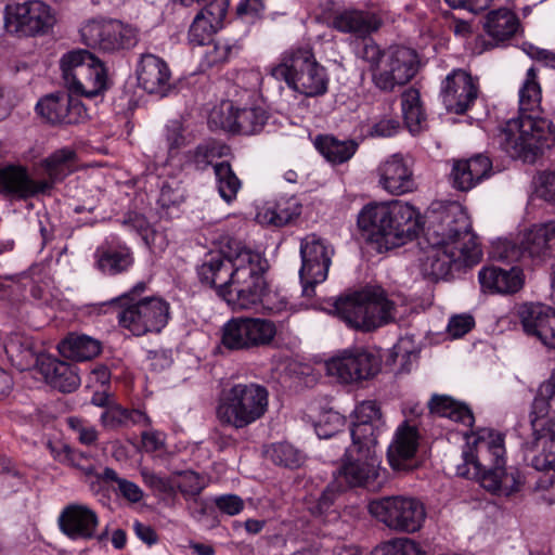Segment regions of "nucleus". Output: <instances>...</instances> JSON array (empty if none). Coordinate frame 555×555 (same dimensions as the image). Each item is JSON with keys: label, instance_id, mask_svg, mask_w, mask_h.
<instances>
[{"label": "nucleus", "instance_id": "55", "mask_svg": "<svg viewBox=\"0 0 555 555\" xmlns=\"http://www.w3.org/2000/svg\"><path fill=\"white\" fill-rule=\"evenodd\" d=\"M221 156L217 145L205 142L186 153L185 162L195 170H205L209 165L214 166V159Z\"/></svg>", "mask_w": 555, "mask_h": 555}, {"label": "nucleus", "instance_id": "2", "mask_svg": "<svg viewBox=\"0 0 555 555\" xmlns=\"http://www.w3.org/2000/svg\"><path fill=\"white\" fill-rule=\"evenodd\" d=\"M333 311L349 327L371 332L395 320L396 304L383 287L366 285L336 298Z\"/></svg>", "mask_w": 555, "mask_h": 555}, {"label": "nucleus", "instance_id": "64", "mask_svg": "<svg viewBox=\"0 0 555 555\" xmlns=\"http://www.w3.org/2000/svg\"><path fill=\"white\" fill-rule=\"evenodd\" d=\"M353 414L356 422L384 426L380 408L374 400H366L359 403Z\"/></svg>", "mask_w": 555, "mask_h": 555}, {"label": "nucleus", "instance_id": "26", "mask_svg": "<svg viewBox=\"0 0 555 555\" xmlns=\"http://www.w3.org/2000/svg\"><path fill=\"white\" fill-rule=\"evenodd\" d=\"M491 170L492 162L483 154H478L468 159H456L453 160L449 181L456 191L468 192L487 179Z\"/></svg>", "mask_w": 555, "mask_h": 555}, {"label": "nucleus", "instance_id": "23", "mask_svg": "<svg viewBox=\"0 0 555 555\" xmlns=\"http://www.w3.org/2000/svg\"><path fill=\"white\" fill-rule=\"evenodd\" d=\"M139 86L150 94L166 96L171 90V72L168 64L152 53L141 55L137 66Z\"/></svg>", "mask_w": 555, "mask_h": 555}, {"label": "nucleus", "instance_id": "53", "mask_svg": "<svg viewBox=\"0 0 555 555\" xmlns=\"http://www.w3.org/2000/svg\"><path fill=\"white\" fill-rule=\"evenodd\" d=\"M250 348L269 345L275 334L276 327L272 321L264 319L245 318Z\"/></svg>", "mask_w": 555, "mask_h": 555}, {"label": "nucleus", "instance_id": "50", "mask_svg": "<svg viewBox=\"0 0 555 555\" xmlns=\"http://www.w3.org/2000/svg\"><path fill=\"white\" fill-rule=\"evenodd\" d=\"M382 427L353 421L350 427L352 444L348 449H354L360 454H373Z\"/></svg>", "mask_w": 555, "mask_h": 555}, {"label": "nucleus", "instance_id": "25", "mask_svg": "<svg viewBox=\"0 0 555 555\" xmlns=\"http://www.w3.org/2000/svg\"><path fill=\"white\" fill-rule=\"evenodd\" d=\"M61 531L72 540H90L99 526L96 513L82 504H69L59 516Z\"/></svg>", "mask_w": 555, "mask_h": 555}, {"label": "nucleus", "instance_id": "20", "mask_svg": "<svg viewBox=\"0 0 555 555\" xmlns=\"http://www.w3.org/2000/svg\"><path fill=\"white\" fill-rule=\"evenodd\" d=\"M442 102L448 112L465 114L478 96V86L464 69L452 70L441 88Z\"/></svg>", "mask_w": 555, "mask_h": 555}, {"label": "nucleus", "instance_id": "47", "mask_svg": "<svg viewBox=\"0 0 555 555\" xmlns=\"http://www.w3.org/2000/svg\"><path fill=\"white\" fill-rule=\"evenodd\" d=\"M541 104V87L538 81L537 70L530 67L526 79L519 90L518 115H539Z\"/></svg>", "mask_w": 555, "mask_h": 555}, {"label": "nucleus", "instance_id": "30", "mask_svg": "<svg viewBox=\"0 0 555 555\" xmlns=\"http://www.w3.org/2000/svg\"><path fill=\"white\" fill-rule=\"evenodd\" d=\"M224 257L231 264V279L264 273L267 260L258 251L246 247L241 241L230 238L223 246Z\"/></svg>", "mask_w": 555, "mask_h": 555}, {"label": "nucleus", "instance_id": "1", "mask_svg": "<svg viewBox=\"0 0 555 555\" xmlns=\"http://www.w3.org/2000/svg\"><path fill=\"white\" fill-rule=\"evenodd\" d=\"M504 436L490 428H481L463 451L464 463L457 465L456 475L467 479H478L489 492L509 496L522 486L518 469L505 468Z\"/></svg>", "mask_w": 555, "mask_h": 555}, {"label": "nucleus", "instance_id": "43", "mask_svg": "<svg viewBox=\"0 0 555 555\" xmlns=\"http://www.w3.org/2000/svg\"><path fill=\"white\" fill-rule=\"evenodd\" d=\"M530 423L534 421L546 422L555 425V382H543L532 401L529 413Z\"/></svg>", "mask_w": 555, "mask_h": 555}, {"label": "nucleus", "instance_id": "33", "mask_svg": "<svg viewBox=\"0 0 555 555\" xmlns=\"http://www.w3.org/2000/svg\"><path fill=\"white\" fill-rule=\"evenodd\" d=\"M231 264L224 257L223 248L218 254H209L196 269L199 282L208 287H214L220 297L227 296L230 285Z\"/></svg>", "mask_w": 555, "mask_h": 555}, {"label": "nucleus", "instance_id": "12", "mask_svg": "<svg viewBox=\"0 0 555 555\" xmlns=\"http://www.w3.org/2000/svg\"><path fill=\"white\" fill-rule=\"evenodd\" d=\"M418 57L414 49L390 46L380 68L373 75L374 86L384 92H391L397 86L408 83L417 73Z\"/></svg>", "mask_w": 555, "mask_h": 555}, {"label": "nucleus", "instance_id": "8", "mask_svg": "<svg viewBox=\"0 0 555 555\" xmlns=\"http://www.w3.org/2000/svg\"><path fill=\"white\" fill-rule=\"evenodd\" d=\"M370 514L386 527L398 532H417L425 522V505L412 496H384L369 503Z\"/></svg>", "mask_w": 555, "mask_h": 555}, {"label": "nucleus", "instance_id": "38", "mask_svg": "<svg viewBox=\"0 0 555 555\" xmlns=\"http://www.w3.org/2000/svg\"><path fill=\"white\" fill-rule=\"evenodd\" d=\"M388 205V215H390L389 222L391 234H393V242L396 247L405 243L406 240H412L417 233V215L413 206L392 202Z\"/></svg>", "mask_w": 555, "mask_h": 555}, {"label": "nucleus", "instance_id": "41", "mask_svg": "<svg viewBox=\"0 0 555 555\" xmlns=\"http://www.w3.org/2000/svg\"><path fill=\"white\" fill-rule=\"evenodd\" d=\"M431 413L441 417H448L456 423H461L467 427H472L475 417L472 410L465 403L459 402L453 398L444 395H435L428 402Z\"/></svg>", "mask_w": 555, "mask_h": 555}, {"label": "nucleus", "instance_id": "39", "mask_svg": "<svg viewBox=\"0 0 555 555\" xmlns=\"http://www.w3.org/2000/svg\"><path fill=\"white\" fill-rule=\"evenodd\" d=\"M4 350L11 362L21 371L31 367L39 370L42 358H47V354L35 350L30 337L21 334L11 335L4 344Z\"/></svg>", "mask_w": 555, "mask_h": 555}, {"label": "nucleus", "instance_id": "48", "mask_svg": "<svg viewBox=\"0 0 555 555\" xmlns=\"http://www.w3.org/2000/svg\"><path fill=\"white\" fill-rule=\"evenodd\" d=\"M217 190L227 203H231L242 186L241 180L232 169L229 162H219L214 164Z\"/></svg>", "mask_w": 555, "mask_h": 555}, {"label": "nucleus", "instance_id": "6", "mask_svg": "<svg viewBox=\"0 0 555 555\" xmlns=\"http://www.w3.org/2000/svg\"><path fill=\"white\" fill-rule=\"evenodd\" d=\"M268 405L269 392L264 386L238 383L222 391L216 406V417L220 425L238 430L262 418Z\"/></svg>", "mask_w": 555, "mask_h": 555}, {"label": "nucleus", "instance_id": "56", "mask_svg": "<svg viewBox=\"0 0 555 555\" xmlns=\"http://www.w3.org/2000/svg\"><path fill=\"white\" fill-rule=\"evenodd\" d=\"M173 475L181 478L177 488L185 499H196L206 487L203 477L196 472L177 470Z\"/></svg>", "mask_w": 555, "mask_h": 555}, {"label": "nucleus", "instance_id": "3", "mask_svg": "<svg viewBox=\"0 0 555 555\" xmlns=\"http://www.w3.org/2000/svg\"><path fill=\"white\" fill-rule=\"evenodd\" d=\"M500 146L513 158L532 163L555 144V127L540 115H518L498 135Z\"/></svg>", "mask_w": 555, "mask_h": 555}, {"label": "nucleus", "instance_id": "15", "mask_svg": "<svg viewBox=\"0 0 555 555\" xmlns=\"http://www.w3.org/2000/svg\"><path fill=\"white\" fill-rule=\"evenodd\" d=\"M54 23L51 9L40 0H30L7 7L5 28L10 33L35 36L44 33Z\"/></svg>", "mask_w": 555, "mask_h": 555}, {"label": "nucleus", "instance_id": "9", "mask_svg": "<svg viewBox=\"0 0 555 555\" xmlns=\"http://www.w3.org/2000/svg\"><path fill=\"white\" fill-rule=\"evenodd\" d=\"M80 35L87 47L105 53L128 51L139 42V29L119 20L89 21Z\"/></svg>", "mask_w": 555, "mask_h": 555}, {"label": "nucleus", "instance_id": "4", "mask_svg": "<svg viewBox=\"0 0 555 555\" xmlns=\"http://www.w3.org/2000/svg\"><path fill=\"white\" fill-rule=\"evenodd\" d=\"M428 244L434 246L463 249L470 261H480L482 250L477 236L472 232V223L463 207L456 203L435 209L428 216L425 232Z\"/></svg>", "mask_w": 555, "mask_h": 555}, {"label": "nucleus", "instance_id": "61", "mask_svg": "<svg viewBox=\"0 0 555 555\" xmlns=\"http://www.w3.org/2000/svg\"><path fill=\"white\" fill-rule=\"evenodd\" d=\"M345 425V417L338 412L327 411L323 413L315 424V433L320 438H331Z\"/></svg>", "mask_w": 555, "mask_h": 555}, {"label": "nucleus", "instance_id": "22", "mask_svg": "<svg viewBox=\"0 0 555 555\" xmlns=\"http://www.w3.org/2000/svg\"><path fill=\"white\" fill-rule=\"evenodd\" d=\"M420 435L415 425L404 421L397 428L387 450V460L396 472H410L416 467L415 454Z\"/></svg>", "mask_w": 555, "mask_h": 555}, {"label": "nucleus", "instance_id": "14", "mask_svg": "<svg viewBox=\"0 0 555 555\" xmlns=\"http://www.w3.org/2000/svg\"><path fill=\"white\" fill-rule=\"evenodd\" d=\"M267 120L268 113L260 106L238 108L225 102L211 111L208 121L232 133L253 135L263 129Z\"/></svg>", "mask_w": 555, "mask_h": 555}, {"label": "nucleus", "instance_id": "52", "mask_svg": "<svg viewBox=\"0 0 555 555\" xmlns=\"http://www.w3.org/2000/svg\"><path fill=\"white\" fill-rule=\"evenodd\" d=\"M186 197L188 191L183 181L170 177L162 182L157 203L163 209L179 208Z\"/></svg>", "mask_w": 555, "mask_h": 555}, {"label": "nucleus", "instance_id": "18", "mask_svg": "<svg viewBox=\"0 0 555 555\" xmlns=\"http://www.w3.org/2000/svg\"><path fill=\"white\" fill-rule=\"evenodd\" d=\"M36 109L51 125H77L89 117L85 104L69 91L46 95L37 103Z\"/></svg>", "mask_w": 555, "mask_h": 555}, {"label": "nucleus", "instance_id": "40", "mask_svg": "<svg viewBox=\"0 0 555 555\" xmlns=\"http://www.w3.org/2000/svg\"><path fill=\"white\" fill-rule=\"evenodd\" d=\"M520 29V22L515 12L506 8L490 11L487 14L485 30L496 41L511 39Z\"/></svg>", "mask_w": 555, "mask_h": 555}, {"label": "nucleus", "instance_id": "60", "mask_svg": "<svg viewBox=\"0 0 555 555\" xmlns=\"http://www.w3.org/2000/svg\"><path fill=\"white\" fill-rule=\"evenodd\" d=\"M380 555H427L416 542L411 539H396L383 544Z\"/></svg>", "mask_w": 555, "mask_h": 555}, {"label": "nucleus", "instance_id": "11", "mask_svg": "<svg viewBox=\"0 0 555 555\" xmlns=\"http://www.w3.org/2000/svg\"><path fill=\"white\" fill-rule=\"evenodd\" d=\"M333 255V247L315 234L301 240L299 278L304 296L312 297L315 285L326 280Z\"/></svg>", "mask_w": 555, "mask_h": 555}, {"label": "nucleus", "instance_id": "31", "mask_svg": "<svg viewBox=\"0 0 555 555\" xmlns=\"http://www.w3.org/2000/svg\"><path fill=\"white\" fill-rule=\"evenodd\" d=\"M525 258L542 262L555 258V220L533 225L521 238Z\"/></svg>", "mask_w": 555, "mask_h": 555}, {"label": "nucleus", "instance_id": "46", "mask_svg": "<svg viewBox=\"0 0 555 555\" xmlns=\"http://www.w3.org/2000/svg\"><path fill=\"white\" fill-rule=\"evenodd\" d=\"M77 158L76 152L70 147L54 151L40 163L47 177L54 181H63L72 171Z\"/></svg>", "mask_w": 555, "mask_h": 555}, {"label": "nucleus", "instance_id": "17", "mask_svg": "<svg viewBox=\"0 0 555 555\" xmlns=\"http://www.w3.org/2000/svg\"><path fill=\"white\" fill-rule=\"evenodd\" d=\"M389 218L388 205L385 203H370L358 215L357 224L362 237L374 244L378 253L396 247Z\"/></svg>", "mask_w": 555, "mask_h": 555}, {"label": "nucleus", "instance_id": "51", "mask_svg": "<svg viewBox=\"0 0 555 555\" xmlns=\"http://www.w3.org/2000/svg\"><path fill=\"white\" fill-rule=\"evenodd\" d=\"M401 106L404 121L412 133H416L422 129V125L426 120L425 113L421 104L420 92L410 88L402 93Z\"/></svg>", "mask_w": 555, "mask_h": 555}, {"label": "nucleus", "instance_id": "54", "mask_svg": "<svg viewBox=\"0 0 555 555\" xmlns=\"http://www.w3.org/2000/svg\"><path fill=\"white\" fill-rule=\"evenodd\" d=\"M267 457L275 465L287 468H297L304 462L302 454L287 442L271 444L266 451Z\"/></svg>", "mask_w": 555, "mask_h": 555}, {"label": "nucleus", "instance_id": "63", "mask_svg": "<svg viewBox=\"0 0 555 555\" xmlns=\"http://www.w3.org/2000/svg\"><path fill=\"white\" fill-rule=\"evenodd\" d=\"M494 257L506 262H517L525 259L522 242L516 243L511 240L499 241L493 250Z\"/></svg>", "mask_w": 555, "mask_h": 555}, {"label": "nucleus", "instance_id": "16", "mask_svg": "<svg viewBox=\"0 0 555 555\" xmlns=\"http://www.w3.org/2000/svg\"><path fill=\"white\" fill-rule=\"evenodd\" d=\"M379 475L380 469L373 454H360L354 449H346L343 463L334 478H339V483L346 490L357 487L375 490L382 486Z\"/></svg>", "mask_w": 555, "mask_h": 555}, {"label": "nucleus", "instance_id": "5", "mask_svg": "<svg viewBox=\"0 0 555 555\" xmlns=\"http://www.w3.org/2000/svg\"><path fill=\"white\" fill-rule=\"evenodd\" d=\"M271 75L308 98L322 96L328 90L327 70L317 61L310 47L285 51L280 63L271 68Z\"/></svg>", "mask_w": 555, "mask_h": 555}, {"label": "nucleus", "instance_id": "62", "mask_svg": "<svg viewBox=\"0 0 555 555\" xmlns=\"http://www.w3.org/2000/svg\"><path fill=\"white\" fill-rule=\"evenodd\" d=\"M344 491L346 489L343 483H339V478L334 479L319 496L314 507L315 512L320 515L328 513Z\"/></svg>", "mask_w": 555, "mask_h": 555}, {"label": "nucleus", "instance_id": "21", "mask_svg": "<svg viewBox=\"0 0 555 555\" xmlns=\"http://www.w3.org/2000/svg\"><path fill=\"white\" fill-rule=\"evenodd\" d=\"M425 258L422 260V271L424 275L433 280L448 278L453 271H460L463 268L477 264L479 261H470L469 256L463 249L454 247L434 246L428 244Z\"/></svg>", "mask_w": 555, "mask_h": 555}, {"label": "nucleus", "instance_id": "19", "mask_svg": "<svg viewBox=\"0 0 555 555\" xmlns=\"http://www.w3.org/2000/svg\"><path fill=\"white\" fill-rule=\"evenodd\" d=\"M524 332L548 349H555V309L543 304L525 302L517 307Z\"/></svg>", "mask_w": 555, "mask_h": 555}, {"label": "nucleus", "instance_id": "34", "mask_svg": "<svg viewBox=\"0 0 555 555\" xmlns=\"http://www.w3.org/2000/svg\"><path fill=\"white\" fill-rule=\"evenodd\" d=\"M231 264L224 257L223 248L218 254H209L196 269L199 282L208 287H214L220 297L227 296L230 285Z\"/></svg>", "mask_w": 555, "mask_h": 555}, {"label": "nucleus", "instance_id": "44", "mask_svg": "<svg viewBox=\"0 0 555 555\" xmlns=\"http://www.w3.org/2000/svg\"><path fill=\"white\" fill-rule=\"evenodd\" d=\"M314 145L332 164H343L349 160L359 146L354 140L340 141L333 135H318Z\"/></svg>", "mask_w": 555, "mask_h": 555}, {"label": "nucleus", "instance_id": "36", "mask_svg": "<svg viewBox=\"0 0 555 555\" xmlns=\"http://www.w3.org/2000/svg\"><path fill=\"white\" fill-rule=\"evenodd\" d=\"M301 214V204L295 196H281L268 202L257 214L260 223L282 228L298 218Z\"/></svg>", "mask_w": 555, "mask_h": 555}, {"label": "nucleus", "instance_id": "10", "mask_svg": "<svg viewBox=\"0 0 555 555\" xmlns=\"http://www.w3.org/2000/svg\"><path fill=\"white\" fill-rule=\"evenodd\" d=\"M118 308L119 325L134 336L159 333L169 320V304L160 297H145Z\"/></svg>", "mask_w": 555, "mask_h": 555}, {"label": "nucleus", "instance_id": "13", "mask_svg": "<svg viewBox=\"0 0 555 555\" xmlns=\"http://www.w3.org/2000/svg\"><path fill=\"white\" fill-rule=\"evenodd\" d=\"M382 365L380 357L364 348L341 352L326 362L328 375L345 384L357 383L375 376Z\"/></svg>", "mask_w": 555, "mask_h": 555}, {"label": "nucleus", "instance_id": "28", "mask_svg": "<svg viewBox=\"0 0 555 555\" xmlns=\"http://www.w3.org/2000/svg\"><path fill=\"white\" fill-rule=\"evenodd\" d=\"M530 425L532 440L524 446L527 452H537L530 459L531 466L540 472L555 470V431L546 422L534 421Z\"/></svg>", "mask_w": 555, "mask_h": 555}, {"label": "nucleus", "instance_id": "37", "mask_svg": "<svg viewBox=\"0 0 555 555\" xmlns=\"http://www.w3.org/2000/svg\"><path fill=\"white\" fill-rule=\"evenodd\" d=\"M94 259L95 268L112 276L127 272L134 263L133 253L125 245L113 247L103 244L95 249Z\"/></svg>", "mask_w": 555, "mask_h": 555}, {"label": "nucleus", "instance_id": "7", "mask_svg": "<svg viewBox=\"0 0 555 555\" xmlns=\"http://www.w3.org/2000/svg\"><path fill=\"white\" fill-rule=\"evenodd\" d=\"M66 88L75 96L94 98L107 88L104 64L85 49L72 50L60 60Z\"/></svg>", "mask_w": 555, "mask_h": 555}, {"label": "nucleus", "instance_id": "42", "mask_svg": "<svg viewBox=\"0 0 555 555\" xmlns=\"http://www.w3.org/2000/svg\"><path fill=\"white\" fill-rule=\"evenodd\" d=\"M59 350L65 358L87 361L101 352V343L87 335L69 334L59 344Z\"/></svg>", "mask_w": 555, "mask_h": 555}, {"label": "nucleus", "instance_id": "35", "mask_svg": "<svg viewBox=\"0 0 555 555\" xmlns=\"http://www.w3.org/2000/svg\"><path fill=\"white\" fill-rule=\"evenodd\" d=\"M39 372L53 388L61 392L75 391L81 382L75 364L50 356L42 358Z\"/></svg>", "mask_w": 555, "mask_h": 555}, {"label": "nucleus", "instance_id": "57", "mask_svg": "<svg viewBox=\"0 0 555 555\" xmlns=\"http://www.w3.org/2000/svg\"><path fill=\"white\" fill-rule=\"evenodd\" d=\"M362 42L357 52L358 56L369 63L372 76L382 67L385 59L386 50L380 47L370 37L362 38Z\"/></svg>", "mask_w": 555, "mask_h": 555}, {"label": "nucleus", "instance_id": "24", "mask_svg": "<svg viewBox=\"0 0 555 555\" xmlns=\"http://www.w3.org/2000/svg\"><path fill=\"white\" fill-rule=\"evenodd\" d=\"M377 173L382 188L392 195H402L416 189L411 165L399 153L383 162L377 168Z\"/></svg>", "mask_w": 555, "mask_h": 555}, {"label": "nucleus", "instance_id": "59", "mask_svg": "<svg viewBox=\"0 0 555 555\" xmlns=\"http://www.w3.org/2000/svg\"><path fill=\"white\" fill-rule=\"evenodd\" d=\"M61 463L78 469L85 476L95 475V460L85 452L72 449L62 455Z\"/></svg>", "mask_w": 555, "mask_h": 555}, {"label": "nucleus", "instance_id": "32", "mask_svg": "<svg viewBox=\"0 0 555 555\" xmlns=\"http://www.w3.org/2000/svg\"><path fill=\"white\" fill-rule=\"evenodd\" d=\"M383 25L378 14L371 11L345 10L333 18V27L357 38H365L376 33Z\"/></svg>", "mask_w": 555, "mask_h": 555}, {"label": "nucleus", "instance_id": "29", "mask_svg": "<svg viewBox=\"0 0 555 555\" xmlns=\"http://www.w3.org/2000/svg\"><path fill=\"white\" fill-rule=\"evenodd\" d=\"M478 281L483 293L513 295L522 288L525 275L518 266L509 269L489 266L478 272Z\"/></svg>", "mask_w": 555, "mask_h": 555}, {"label": "nucleus", "instance_id": "27", "mask_svg": "<svg viewBox=\"0 0 555 555\" xmlns=\"http://www.w3.org/2000/svg\"><path fill=\"white\" fill-rule=\"evenodd\" d=\"M264 273L231 279L227 296L228 304L238 309H250L262 302L268 293Z\"/></svg>", "mask_w": 555, "mask_h": 555}, {"label": "nucleus", "instance_id": "45", "mask_svg": "<svg viewBox=\"0 0 555 555\" xmlns=\"http://www.w3.org/2000/svg\"><path fill=\"white\" fill-rule=\"evenodd\" d=\"M28 172L20 166L0 168V193L20 199L29 198Z\"/></svg>", "mask_w": 555, "mask_h": 555}, {"label": "nucleus", "instance_id": "58", "mask_svg": "<svg viewBox=\"0 0 555 555\" xmlns=\"http://www.w3.org/2000/svg\"><path fill=\"white\" fill-rule=\"evenodd\" d=\"M217 30L203 13H197L189 29V40L193 44L204 46L210 41Z\"/></svg>", "mask_w": 555, "mask_h": 555}, {"label": "nucleus", "instance_id": "49", "mask_svg": "<svg viewBox=\"0 0 555 555\" xmlns=\"http://www.w3.org/2000/svg\"><path fill=\"white\" fill-rule=\"evenodd\" d=\"M221 345L230 350L250 349L245 318H232L221 328Z\"/></svg>", "mask_w": 555, "mask_h": 555}]
</instances>
